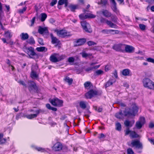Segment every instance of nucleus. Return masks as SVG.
<instances>
[{
	"mask_svg": "<svg viewBox=\"0 0 154 154\" xmlns=\"http://www.w3.org/2000/svg\"><path fill=\"white\" fill-rule=\"evenodd\" d=\"M106 19L103 17H101L100 19V22L102 23H106Z\"/></svg>",
	"mask_w": 154,
	"mask_h": 154,
	"instance_id": "nucleus-62",
	"label": "nucleus"
},
{
	"mask_svg": "<svg viewBox=\"0 0 154 154\" xmlns=\"http://www.w3.org/2000/svg\"><path fill=\"white\" fill-rule=\"evenodd\" d=\"M27 53L29 55V58H32V56L36 55V54L34 51V48L32 47H30L26 48Z\"/></svg>",
	"mask_w": 154,
	"mask_h": 154,
	"instance_id": "nucleus-8",
	"label": "nucleus"
},
{
	"mask_svg": "<svg viewBox=\"0 0 154 154\" xmlns=\"http://www.w3.org/2000/svg\"><path fill=\"white\" fill-rule=\"evenodd\" d=\"M81 24L83 30L85 31L90 33L92 32L90 24L86 21H82Z\"/></svg>",
	"mask_w": 154,
	"mask_h": 154,
	"instance_id": "nucleus-4",
	"label": "nucleus"
},
{
	"mask_svg": "<svg viewBox=\"0 0 154 154\" xmlns=\"http://www.w3.org/2000/svg\"><path fill=\"white\" fill-rule=\"evenodd\" d=\"M80 54L82 55V56L83 58H86L87 57L91 56V54H88L85 53V51H82V52L80 53Z\"/></svg>",
	"mask_w": 154,
	"mask_h": 154,
	"instance_id": "nucleus-39",
	"label": "nucleus"
},
{
	"mask_svg": "<svg viewBox=\"0 0 154 154\" xmlns=\"http://www.w3.org/2000/svg\"><path fill=\"white\" fill-rule=\"evenodd\" d=\"M131 144L133 146H134L138 149H142L143 148L142 144L138 140H132Z\"/></svg>",
	"mask_w": 154,
	"mask_h": 154,
	"instance_id": "nucleus-9",
	"label": "nucleus"
},
{
	"mask_svg": "<svg viewBox=\"0 0 154 154\" xmlns=\"http://www.w3.org/2000/svg\"><path fill=\"white\" fill-rule=\"evenodd\" d=\"M65 1L66 0H59L58 2V5H63Z\"/></svg>",
	"mask_w": 154,
	"mask_h": 154,
	"instance_id": "nucleus-59",
	"label": "nucleus"
},
{
	"mask_svg": "<svg viewBox=\"0 0 154 154\" xmlns=\"http://www.w3.org/2000/svg\"><path fill=\"white\" fill-rule=\"evenodd\" d=\"M27 42L30 45H33L35 44V42L33 38L31 36L27 40Z\"/></svg>",
	"mask_w": 154,
	"mask_h": 154,
	"instance_id": "nucleus-30",
	"label": "nucleus"
},
{
	"mask_svg": "<svg viewBox=\"0 0 154 154\" xmlns=\"http://www.w3.org/2000/svg\"><path fill=\"white\" fill-rule=\"evenodd\" d=\"M144 86L150 89H154V82L148 78H146L143 80Z\"/></svg>",
	"mask_w": 154,
	"mask_h": 154,
	"instance_id": "nucleus-3",
	"label": "nucleus"
},
{
	"mask_svg": "<svg viewBox=\"0 0 154 154\" xmlns=\"http://www.w3.org/2000/svg\"><path fill=\"white\" fill-rule=\"evenodd\" d=\"M55 32H56L57 35L58 36L62 38L71 36L70 32H67L65 29L58 30L57 29L55 30Z\"/></svg>",
	"mask_w": 154,
	"mask_h": 154,
	"instance_id": "nucleus-2",
	"label": "nucleus"
},
{
	"mask_svg": "<svg viewBox=\"0 0 154 154\" xmlns=\"http://www.w3.org/2000/svg\"><path fill=\"white\" fill-rule=\"evenodd\" d=\"M91 83L90 82H86L84 84V86L85 88H87L90 86Z\"/></svg>",
	"mask_w": 154,
	"mask_h": 154,
	"instance_id": "nucleus-46",
	"label": "nucleus"
},
{
	"mask_svg": "<svg viewBox=\"0 0 154 154\" xmlns=\"http://www.w3.org/2000/svg\"><path fill=\"white\" fill-rule=\"evenodd\" d=\"M127 152L128 154H133L134 153L133 150L131 148H129L127 149Z\"/></svg>",
	"mask_w": 154,
	"mask_h": 154,
	"instance_id": "nucleus-51",
	"label": "nucleus"
},
{
	"mask_svg": "<svg viewBox=\"0 0 154 154\" xmlns=\"http://www.w3.org/2000/svg\"><path fill=\"white\" fill-rule=\"evenodd\" d=\"M66 57V56L65 55H62L61 56H60L58 58V59L59 60V61L63 59L64 58H65Z\"/></svg>",
	"mask_w": 154,
	"mask_h": 154,
	"instance_id": "nucleus-61",
	"label": "nucleus"
},
{
	"mask_svg": "<svg viewBox=\"0 0 154 154\" xmlns=\"http://www.w3.org/2000/svg\"><path fill=\"white\" fill-rule=\"evenodd\" d=\"M50 35L51 39V42L52 44H58L60 43V41L56 37L54 36L52 33H51Z\"/></svg>",
	"mask_w": 154,
	"mask_h": 154,
	"instance_id": "nucleus-17",
	"label": "nucleus"
},
{
	"mask_svg": "<svg viewBox=\"0 0 154 154\" xmlns=\"http://www.w3.org/2000/svg\"><path fill=\"white\" fill-rule=\"evenodd\" d=\"M114 77L116 78H118L117 72L116 70H115L114 72L113 73Z\"/></svg>",
	"mask_w": 154,
	"mask_h": 154,
	"instance_id": "nucleus-64",
	"label": "nucleus"
},
{
	"mask_svg": "<svg viewBox=\"0 0 154 154\" xmlns=\"http://www.w3.org/2000/svg\"><path fill=\"white\" fill-rule=\"evenodd\" d=\"M103 15L106 17H109L111 16L112 14L108 11L106 10H103L102 11Z\"/></svg>",
	"mask_w": 154,
	"mask_h": 154,
	"instance_id": "nucleus-19",
	"label": "nucleus"
},
{
	"mask_svg": "<svg viewBox=\"0 0 154 154\" xmlns=\"http://www.w3.org/2000/svg\"><path fill=\"white\" fill-rule=\"evenodd\" d=\"M87 104V102L85 101H81L79 103L80 107L82 109H85L86 108Z\"/></svg>",
	"mask_w": 154,
	"mask_h": 154,
	"instance_id": "nucleus-21",
	"label": "nucleus"
},
{
	"mask_svg": "<svg viewBox=\"0 0 154 154\" xmlns=\"http://www.w3.org/2000/svg\"><path fill=\"white\" fill-rule=\"evenodd\" d=\"M84 113L85 114V116L87 118H88L90 116V114L91 112L88 109H87L84 112Z\"/></svg>",
	"mask_w": 154,
	"mask_h": 154,
	"instance_id": "nucleus-35",
	"label": "nucleus"
},
{
	"mask_svg": "<svg viewBox=\"0 0 154 154\" xmlns=\"http://www.w3.org/2000/svg\"><path fill=\"white\" fill-rule=\"evenodd\" d=\"M103 73L104 72L101 69H99L96 71L95 74H96V75H99L103 74Z\"/></svg>",
	"mask_w": 154,
	"mask_h": 154,
	"instance_id": "nucleus-41",
	"label": "nucleus"
},
{
	"mask_svg": "<svg viewBox=\"0 0 154 154\" xmlns=\"http://www.w3.org/2000/svg\"><path fill=\"white\" fill-rule=\"evenodd\" d=\"M138 109V107L135 104H133L131 106V109H125L123 113L121 110H120L119 112L115 114V116L118 119H122L124 116H134L137 112Z\"/></svg>",
	"mask_w": 154,
	"mask_h": 154,
	"instance_id": "nucleus-1",
	"label": "nucleus"
},
{
	"mask_svg": "<svg viewBox=\"0 0 154 154\" xmlns=\"http://www.w3.org/2000/svg\"><path fill=\"white\" fill-rule=\"evenodd\" d=\"M96 64L95 63H91L90 64V67H88L85 69V71L88 72H90L94 69H96L99 68L100 65H98L95 66L94 65Z\"/></svg>",
	"mask_w": 154,
	"mask_h": 154,
	"instance_id": "nucleus-10",
	"label": "nucleus"
},
{
	"mask_svg": "<svg viewBox=\"0 0 154 154\" xmlns=\"http://www.w3.org/2000/svg\"><path fill=\"white\" fill-rule=\"evenodd\" d=\"M125 44H119L114 45L112 47V48L117 51L123 52L124 51Z\"/></svg>",
	"mask_w": 154,
	"mask_h": 154,
	"instance_id": "nucleus-5",
	"label": "nucleus"
},
{
	"mask_svg": "<svg viewBox=\"0 0 154 154\" xmlns=\"http://www.w3.org/2000/svg\"><path fill=\"white\" fill-rule=\"evenodd\" d=\"M20 36L22 40H24L27 39L29 37L28 34L26 33H22L20 35Z\"/></svg>",
	"mask_w": 154,
	"mask_h": 154,
	"instance_id": "nucleus-20",
	"label": "nucleus"
},
{
	"mask_svg": "<svg viewBox=\"0 0 154 154\" xmlns=\"http://www.w3.org/2000/svg\"><path fill=\"white\" fill-rule=\"evenodd\" d=\"M57 2V0H53L50 4V5L51 6H53Z\"/></svg>",
	"mask_w": 154,
	"mask_h": 154,
	"instance_id": "nucleus-55",
	"label": "nucleus"
},
{
	"mask_svg": "<svg viewBox=\"0 0 154 154\" xmlns=\"http://www.w3.org/2000/svg\"><path fill=\"white\" fill-rule=\"evenodd\" d=\"M78 5H71L69 6V8L72 11H74L75 10L78 8Z\"/></svg>",
	"mask_w": 154,
	"mask_h": 154,
	"instance_id": "nucleus-29",
	"label": "nucleus"
},
{
	"mask_svg": "<svg viewBox=\"0 0 154 154\" xmlns=\"http://www.w3.org/2000/svg\"><path fill=\"white\" fill-rule=\"evenodd\" d=\"M45 112L44 110L42 109H39L38 110H36L35 111V112L37 114V116L39 113H43Z\"/></svg>",
	"mask_w": 154,
	"mask_h": 154,
	"instance_id": "nucleus-49",
	"label": "nucleus"
},
{
	"mask_svg": "<svg viewBox=\"0 0 154 154\" xmlns=\"http://www.w3.org/2000/svg\"><path fill=\"white\" fill-rule=\"evenodd\" d=\"M110 31H112L110 29H105L102 30L101 32L103 34H108L110 33Z\"/></svg>",
	"mask_w": 154,
	"mask_h": 154,
	"instance_id": "nucleus-44",
	"label": "nucleus"
},
{
	"mask_svg": "<svg viewBox=\"0 0 154 154\" xmlns=\"http://www.w3.org/2000/svg\"><path fill=\"white\" fill-rule=\"evenodd\" d=\"M125 50L126 52L132 53L134 52V48L131 46L125 45Z\"/></svg>",
	"mask_w": 154,
	"mask_h": 154,
	"instance_id": "nucleus-14",
	"label": "nucleus"
},
{
	"mask_svg": "<svg viewBox=\"0 0 154 154\" xmlns=\"http://www.w3.org/2000/svg\"><path fill=\"white\" fill-rule=\"evenodd\" d=\"M19 83L21 85H23L25 87H26L27 86L25 84L24 82L23 81H20L19 82Z\"/></svg>",
	"mask_w": 154,
	"mask_h": 154,
	"instance_id": "nucleus-63",
	"label": "nucleus"
},
{
	"mask_svg": "<svg viewBox=\"0 0 154 154\" xmlns=\"http://www.w3.org/2000/svg\"><path fill=\"white\" fill-rule=\"evenodd\" d=\"M110 2L112 4L113 6L112 7V9L114 11H116L117 10L116 3L115 0H109Z\"/></svg>",
	"mask_w": 154,
	"mask_h": 154,
	"instance_id": "nucleus-26",
	"label": "nucleus"
},
{
	"mask_svg": "<svg viewBox=\"0 0 154 154\" xmlns=\"http://www.w3.org/2000/svg\"><path fill=\"white\" fill-rule=\"evenodd\" d=\"M50 60L52 62L56 63L59 61L55 55H52L50 57Z\"/></svg>",
	"mask_w": 154,
	"mask_h": 154,
	"instance_id": "nucleus-22",
	"label": "nucleus"
},
{
	"mask_svg": "<svg viewBox=\"0 0 154 154\" xmlns=\"http://www.w3.org/2000/svg\"><path fill=\"white\" fill-rule=\"evenodd\" d=\"M107 1L106 0H101L100 2H98V5H105L107 4Z\"/></svg>",
	"mask_w": 154,
	"mask_h": 154,
	"instance_id": "nucleus-43",
	"label": "nucleus"
},
{
	"mask_svg": "<svg viewBox=\"0 0 154 154\" xmlns=\"http://www.w3.org/2000/svg\"><path fill=\"white\" fill-rule=\"evenodd\" d=\"M87 43L89 46L94 45L96 44V43L91 41H88V42Z\"/></svg>",
	"mask_w": 154,
	"mask_h": 154,
	"instance_id": "nucleus-52",
	"label": "nucleus"
},
{
	"mask_svg": "<svg viewBox=\"0 0 154 154\" xmlns=\"http://www.w3.org/2000/svg\"><path fill=\"white\" fill-rule=\"evenodd\" d=\"M62 143L60 142H57L54 145L53 149L55 151H59L62 149Z\"/></svg>",
	"mask_w": 154,
	"mask_h": 154,
	"instance_id": "nucleus-13",
	"label": "nucleus"
},
{
	"mask_svg": "<svg viewBox=\"0 0 154 154\" xmlns=\"http://www.w3.org/2000/svg\"><path fill=\"white\" fill-rule=\"evenodd\" d=\"M130 72L131 71L129 69H126L122 70V74L123 75L128 76L129 75Z\"/></svg>",
	"mask_w": 154,
	"mask_h": 154,
	"instance_id": "nucleus-24",
	"label": "nucleus"
},
{
	"mask_svg": "<svg viewBox=\"0 0 154 154\" xmlns=\"http://www.w3.org/2000/svg\"><path fill=\"white\" fill-rule=\"evenodd\" d=\"M38 31L40 34H42L44 33H46L48 32V30L47 27L42 28L41 26H39Z\"/></svg>",
	"mask_w": 154,
	"mask_h": 154,
	"instance_id": "nucleus-18",
	"label": "nucleus"
},
{
	"mask_svg": "<svg viewBox=\"0 0 154 154\" xmlns=\"http://www.w3.org/2000/svg\"><path fill=\"white\" fill-rule=\"evenodd\" d=\"M139 122H141V123L143 124H144L145 122V118L143 117H140V120L139 121H138Z\"/></svg>",
	"mask_w": 154,
	"mask_h": 154,
	"instance_id": "nucleus-56",
	"label": "nucleus"
},
{
	"mask_svg": "<svg viewBox=\"0 0 154 154\" xmlns=\"http://www.w3.org/2000/svg\"><path fill=\"white\" fill-rule=\"evenodd\" d=\"M35 19H36L35 17L32 18V20H31V24L30 25V26H32L33 25L34 23V22H35Z\"/></svg>",
	"mask_w": 154,
	"mask_h": 154,
	"instance_id": "nucleus-60",
	"label": "nucleus"
},
{
	"mask_svg": "<svg viewBox=\"0 0 154 154\" xmlns=\"http://www.w3.org/2000/svg\"><path fill=\"white\" fill-rule=\"evenodd\" d=\"M139 27L143 31L145 29L146 26L144 24H139Z\"/></svg>",
	"mask_w": 154,
	"mask_h": 154,
	"instance_id": "nucleus-45",
	"label": "nucleus"
},
{
	"mask_svg": "<svg viewBox=\"0 0 154 154\" xmlns=\"http://www.w3.org/2000/svg\"><path fill=\"white\" fill-rule=\"evenodd\" d=\"M28 87L29 90L30 92L33 90L35 91H38V88L35 83L32 81H29L28 83Z\"/></svg>",
	"mask_w": 154,
	"mask_h": 154,
	"instance_id": "nucleus-7",
	"label": "nucleus"
},
{
	"mask_svg": "<svg viewBox=\"0 0 154 154\" xmlns=\"http://www.w3.org/2000/svg\"><path fill=\"white\" fill-rule=\"evenodd\" d=\"M116 130L120 131L121 130L122 126L120 123L119 122L116 123Z\"/></svg>",
	"mask_w": 154,
	"mask_h": 154,
	"instance_id": "nucleus-34",
	"label": "nucleus"
},
{
	"mask_svg": "<svg viewBox=\"0 0 154 154\" xmlns=\"http://www.w3.org/2000/svg\"><path fill=\"white\" fill-rule=\"evenodd\" d=\"M138 135L134 131H132L130 134V137L131 138H136L138 137Z\"/></svg>",
	"mask_w": 154,
	"mask_h": 154,
	"instance_id": "nucleus-28",
	"label": "nucleus"
},
{
	"mask_svg": "<svg viewBox=\"0 0 154 154\" xmlns=\"http://www.w3.org/2000/svg\"><path fill=\"white\" fill-rule=\"evenodd\" d=\"M116 80L113 77L110 78L106 83L105 85V88H106L110 85H112L113 83H115L116 82Z\"/></svg>",
	"mask_w": 154,
	"mask_h": 154,
	"instance_id": "nucleus-16",
	"label": "nucleus"
},
{
	"mask_svg": "<svg viewBox=\"0 0 154 154\" xmlns=\"http://www.w3.org/2000/svg\"><path fill=\"white\" fill-rule=\"evenodd\" d=\"M125 132V135H128L129 134H130L131 132L132 131H130L128 128H127L126 129L124 130Z\"/></svg>",
	"mask_w": 154,
	"mask_h": 154,
	"instance_id": "nucleus-47",
	"label": "nucleus"
},
{
	"mask_svg": "<svg viewBox=\"0 0 154 154\" xmlns=\"http://www.w3.org/2000/svg\"><path fill=\"white\" fill-rule=\"evenodd\" d=\"M86 39L85 38H80L77 40L75 46H78L82 45L85 42Z\"/></svg>",
	"mask_w": 154,
	"mask_h": 154,
	"instance_id": "nucleus-15",
	"label": "nucleus"
},
{
	"mask_svg": "<svg viewBox=\"0 0 154 154\" xmlns=\"http://www.w3.org/2000/svg\"><path fill=\"white\" fill-rule=\"evenodd\" d=\"M111 20L112 21L116 22L117 21V18L116 16H111Z\"/></svg>",
	"mask_w": 154,
	"mask_h": 154,
	"instance_id": "nucleus-57",
	"label": "nucleus"
},
{
	"mask_svg": "<svg viewBox=\"0 0 154 154\" xmlns=\"http://www.w3.org/2000/svg\"><path fill=\"white\" fill-rule=\"evenodd\" d=\"M50 103L54 106H61L63 103L62 100H59L57 98H54L51 100Z\"/></svg>",
	"mask_w": 154,
	"mask_h": 154,
	"instance_id": "nucleus-11",
	"label": "nucleus"
},
{
	"mask_svg": "<svg viewBox=\"0 0 154 154\" xmlns=\"http://www.w3.org/2000/svg\"><path fill=\"white\" fill-rule=\"evenodd\" d=\"M79 18L82 20H84L88 18H94L95 17V15L91 14H82L79 16Z\"/></svg>",
	"mask_w": 154,
	"mask_h": 154,
	"instance_id": "nucleus-12",
	"label": "nucleus"
},
{
	"mask_svg": "<svg viewBox=\"0 0 154 154\" xmlns=\"http://www.w3.org/2000/svg\"><path fill=\"white\" fill-rule=\"evenodd\" d=\"M110 30H112V31H110V33L113 34H118L119 33V31L116 30L110 29Z\"/></svg>",
	"mask_w": 154,
	"mask_h": 154,
	"instance_id": "nucleus-50",
	"label": "nucleus"
},
{
	"mask_svg": "<svg viewBox=\"0 0 154 154\" xmlns=\"http://www.w3.org/2000/svg\"><path fill=\"white\" fill-rule=\"evenodd\" d=\"M4 134L2 133H0V144L5 143L6 140L5 138H3Z\"/></svg>",
	"mask_w": 154,
	"mask_h": 154,
	"instance_id": "nucleus-25",
	"label": "nucleus"
},
{
	"mask_svg": "<svg viewBox=\"0 0 154 154\" xmlns=\"http://www.w3.org/2000/svg\"><path fill=\"white\" fill-rule=\"evenodd\" d=\"M5 36L7 38H10L11 36L10 32L8 31L5 32Z\"/></svg>",
	"mask_w": 154,
	"mask_h": 154,
	"instance_id": "nucleus-38",
	"label": "nucleus"
},
{
	"mask_svg": "<svg viewBox=\"0 0 154 154\" xmlns=\"http://www.w3.org/2000/svg\"><path fill=\"white\" fill-rule=\"evenodd\" d=\"M38 42L41 45H44L43 40L41 38H38Z\"/></svg>",
	"mask_w": 154,
	"mask_h": 154,
	"instance_id": "nucleus-54",
	"label": "nucleus"
},
{
	"mask_svg": "<svg viewBox=\"0 0 154 154\" xmlns=\"http://www.w3.org/2000/svg\"><path fill=\"white\" fill-rule=\"evenodd\" d=\"M36 50L39 52L46 51L47 50V49L45 47H37L36 48Z\"/></svg>",
	"mask_w": 154,
	"mask_h": 154,
	"instance_id": "nucleus-31",
	"label": "nucleus"
},
{
	"mask_svg": "<svg viewBox=\"0 0 154 154\" xmlns=\"http://www.w3.org/2000/svg\"><path fill=\"white\" fill-rule=\"evenodd\" d=\"M47 17V14L44 13L41 14V20L42 22L44 21Z\"/></svg>",
	"mask_w": 154,
	"mask_h": 154,
	"instance_id": "nucleus-37",
	"label": "nucleus"
},
{
	"mask_svg": "<svg viewBox=\"0 0 154 154\" xmlns=\"http://www.w3.org/2000/svg\"><path fill=\"white\" fill-rule=\"evenodd\" d=\"M74 61L75 58L73 57H69L68 59V61L69 63H73Z\"/></svg>",
	"mask_w": 154,
	"mask_h": 154,
	"instance_id": "nucleus-53",
	"label": "nucleus"
},
{
	"mask_svg": "<svg viewBox=\"0 0 154 154\" xmlns=\"http://www.w3.org/2000/svg\"><path fill=\"white\" fill-rule=\"evenodd\" d=\"M143 125V124H142L141 122L138 121L136 123V126L137 128L140 129L141 128L142 126Z\"/></svg>",
	"mask_w": 154,
	"mask_h": 154,
	"instance_id": "nucleus-42",
	"label": "nucleus"
},
{
	"mask_svg": "<svg viewBox=\"0 0 154 154\" xmlns=\"http://www.w3.org/2000/svg\"><path fill=\"white\" fill-rule=\"evenodd\" d=\"M26 9L27 7H25L23 8L22 9H20L18 10V12L20 14H23V12L26 10Z\"/></svg>",
	"mask_w": 154,
	"mask_h": 154,
	"instance_id": "nucleus-48",
	"label": "nucleus"
},
{
	"mask_svg": "<svg viewBox=\"0 0 154 154\" xmlns=\"http://www.w3.org/2000/svg\"><path fill=\"white\" fill-rule=\"evenodd\" d=\"M37 114H31L26 115V117L29 119H32L33 118H36L37 116Z\"/></svg>",
	"mask_w": 154,
	"mask_h": 154,
	"instance_id": "nucleus-33",
	"label": "nucleus"
},
{
	"mask_svg": "<svg viewBox=\"0 0 154 154\" xmlns=\"http://www.w3.org/2000/svg\"><path fill=\"white\" fill-rule=\"evenodd\" d=\"M97 94L98 92L97 91L93 89H91L85 94V96L87 99H90L93 97L97 95Z\"/></svg>",
	"mask_w": 154,
	"mask_h": 154,
	"instance_id": "nucleus-6",
	"label": "nucleus"
},
{
	"mask_svg": "<svg viewBox=\"0 0 154 154\" xmlns=\"http://www.w3.org/2000/svg\"><path fill=\"white\" fill-rule=\"evenodd\" d=\"M32 147H33L34 148L38 151L44 152L45 149L40 147H37L35 146H32Z\"/></svg>",
	"mask_w": 154,
	"mask_h": 154,
	"instance_id": "nucleus-40",
	"label": "nucleus"
},
{
	"mask_svg": "<svg viewBox=\"0 0 154 154\" xmlns=\"http://www.w3.org/2000/svg\"><path fill=\"white\" fill-rule=\"evenodd\" d=\"M146 61L148 62L152 63H154V59L150 57L147 58Z\"/></svg>",
	"mask_w": 154,
	"mask_h": 154,
	"instance_id": "nucleus-58",
	"label": "nucleus"
},
{
	"mask_svg": "<svg viewBox=\"0 0 154 154\" xmlns=\"http://www.w3.org/2000/svg\"><path fill=\"white\" fill-rule=\"evenodd\" d=\"M64 80L66 82H67L69 85L72 84L73 82L72 79V78H70L68 76L66 77L64 79Z\"/></svg>",
	"mask_w": 154,
	"mask_h": 154,
	"instance_id": "nucleus-27",
	"label": "nucleus"
},
{
	"mask_svg": "<svg viewBox=\"0 0 154 154\" xmlns=\"http://www.w3.org/2000/svg\"><path fill=\"white\" fill-rule=\"evenodd\" d=\"M31 76L32 79H36L38 77V75L35 72L32 70L31 73Z\"/></svg>",
	"mask_w": 154,
	"mask_h": 154,
	"instance_id": "nucleus-32",
	"label": "nucleus"
},
{
	"mask_svg": "<svg viewBox=\"0 0 154 154\" xmlns=\"http://www.w3.org/2000/svg\"><path fill=\"white\" fill-rule=\"evenodd\" d=\"M106 23L111 28H117V26L116 24L113 23L111 21L106 20Z\"/></svg>",
	"mask_w": 154,
	"mask_h": 154,
	"instance_id": "nucleus-23",
	"label": "nucleus"
},
{
	"mask_svg": "<svg viewBox=\"0 0 154 154\" xmlns=\"http://www.w3.org/2000/svg\"><path fill=\"white\" fill-rule=\"evenodd\" d=\"M125 126L127 127H131L133 125V124L131 123V122L128 120H126L124 122Z\"/></svg>",
	"mask_w": 154,
	"mask_h": 154,
	"instance_id": "nucleus-36",
	"label": "nucleus"
}]
</instances>
